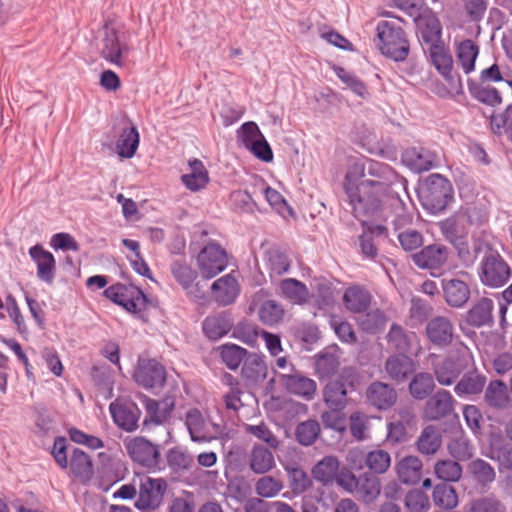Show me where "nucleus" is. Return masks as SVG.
<instances>
[{"instance_id": "nucleus-50", "label": "nucleus", "mask_w": 512, "mask_h": 512, "mask_svg": "<svg viewBox=\"0 0 512 512\" xmlns=\"http://www.w3.org/2000/svg\"><path fill=\"white\" fill-rule=\"evenodd\" d=\"M489 125L494 134H505L512 142V103L501 112L494 111L489 117Z\"/></svg>"}, {"instance_id": "nucleus-15", "label": "nucleus", "mask_w": 512, "mask_h": 512, "mask_svg": "<svg viewBox=\"0 0 512 512\" xmlns=\"http://www.w3.org/2000/svg\"><path fill=\"white\" fill-rule=\"evenodd\" d=\"M456 403L450 391L439 389L426 401L423 409V417L429 421H437L446 418L454 414Z\"/></svg>"}, {"instance_id": "nucleus-63", "label": "nucleus", "mask_w": 512, "mask_h": 512, "mask_svg": "<svg viewBox=\"0 0 512 512\" xmlns=\"http://www.w3.org/2000/svg\"><path fill=\"white\" fill-rule=\"evenodd\" d=\"M404 505L409 512H428L431 506L429 497L421 489L408 491L404 498Z\"/></svg>"}, {"instance_id": "nucleus-21", "label": "nucleus", "mask_w": 512, "mask_h": 512, "mask_svg": "<svg viewBox=\"0 0 512 512\" xmlns=\"http://www.w3.org/2000/svg\"><path fill=\"white\" fill-rule=\"evenodd\" d=\"M211 292L215 302L220 306H228L236 301L240 289L236 278L226 274L214 281Z\"/></svg>"}, {"instance_id": "nucleus-8", "label": "nucleus", "mask_w": 512, "mask_h": 512, "mask_svg": "<svg viewBox=\"0 0 512 512\" xmlns=\"http://www.w3.org/2000/svg\"><path fill=\"white\" fill-rule=\"evenodd\" d=\"M166 490L167 482L163 478L141 480L135 507L141 512H156L163 503Z\"/></svg>"}, {"instance_id": "nucleus-3", "label": "nucleus", "mask_w": 512, "mask_h": 512, "mask_svg": "<svg viewBox=\"0 0 512 512\" xmlns=\"http://www.w3.org/2000/svg\"><path fill=\"white\" fill-rule=\"evenodd\" d=\"M357 164L364 169V178L361 181L372 183L370 184L371 187L392 198L399 195L395 187L398 186L406 191L407 180L400 176L389 164L374 159H367L364 163Z\"/></svg>"}, {"instance_id": "nucleus-48", "label": "nucleus", "mask_w": 512, "mask_h": 512, "mask_svg": "<svg viewBox=\"0 0 512 512\" xmlns=\"http://www.w3.org/2000/svg\"><path fill=\"white\" fill-rule=\"evenodd\" d=\"M434 388V376L428 372L416 373L409 384V392L416 400L426 399L433 392Z\"/></svg>"}, {"instance_id": "nucleus-34", "label": "nucleus", "mask_w": 512, "mask_h": 512, "mask_svg": "<svg viewBox=\"0 0 512 512\" xmlns=\"http://www.w3.org/2000/svg\"><path fill=\"white\" fill-rule=\"evenodd\" d=\"M484 402L495 410L509 407L511 398L507 385L502 380H491L485 389Z\"/></svg>"}, {"instance_id": "nucleus-16", "label": "nucleus", "mask_w": 512, "mask_h": 512, "mask_svg": "<svg viewBox=\"0 0 512 512\" xmlns=\"http://www.w3.org/2000/svg\"><path fill=\"white\" fill-rule=\"evenodd\" d=\"M425 332L428 340L434 346L443 348L452 343L454 327L447 317L436 316L427 322Z\"/></svg>"}, {"instance_id": "nucleus-52", "label": "nucleus", "mask_w": 512, "mask_h": 512, "mask_svg": "<svg viewBox=\"0 0 512 512\" xmlns=\"http://www.w3.org/2000/svg\"><path fill=\"white\" fill-rule=\"evenodd\" d=\"M170 272L174 280L183 290L190 288L198 277L196 270L187 263L179 260H175L170 264Z\"/></svg>"}, {"instance_id": "nucleus-19", "label": "nucleus", "mask_w": 512, "mask_h": 512, "mask_svg": "<svg viewBox=\"0 0 512 512\" xmlns=\"http://www.w3.org/2000/svg\"><path fill=\"white\" fill-rule=\"evenodd\" d=\"M29 255L37 265V277L51 285L56 271V260L53 254L45 250L42 245L36 244L30 247Z\"/></svg>"}, {"instance_id": "nucleus-64", "label": "nucleus", "mask_w": 512, "mask_h": 512, "mask_svg": "<svg viewBox=\"0 0 512 512\" xmlns=\"http://www.w3.org/2000/svg\"><path fill=\"white\" fill-rule=\"evenodd\" d=\"M468 512H505V507L497 498L487 496L471 501Z\"/></svg>"}, {"instance_id": "nucleus-36", "label": "nucleus", "mask_w": 512, "mask_h": 512, "mask_svg": "<svg viewBox=\"0 0 512 512\" xmlns=\"http://www.w3.org/2000/svg\"><path fill=\"white\" fill-rule=\"evenodd\" d=\"M191 173L183 174L181 181L187 189L196 192L207 186L209 183V174L203 162L197 158L189 161Z\"/></svg>"}, {"instance_id": "nucleus-39", "label": "nucleus", "mask_w": 512, "mask_h": 512, "mask_svg": "<svg viewBox=\"0 0 512 512\" xmlns=\"http://www.w3.org/2000/svg\"><path fill=\"white\" fill-rule=\"evenodd\" d=\"M442 444V436L439 429L433 425H428L422 429L418 436L415 446L417 451L425 456L435 454Z\"/></svg>"}, {"instance_id": "nucleus-45", "label": "nucleus", "mask_w": 512, "mask_h": 512, "mask_svg": "<svg viewBox=\"0 0 512 512\" xmlns=\"http://www.w3.org/2000/svg\"><path fill=\"white\" fill-rule=\"evenodd\" d=\"M249 465L253 472L264 474L275 466L274 456L268 448L255 445L249 456Z\"/></svg>"}, {"instance_id": "nucleus-57", "label": "nucleus", "mask_w": 512, "mask_h": 512, "mask_svg": "<svg viewBox=\"0 0 512 512\" xmlns=\"http://www.w3.org/2000/svg\"><path fill=\"white\" fill-rule=\"evenodd\" d=\"M434 472L443 483L457 482L462 476V467L457 461L439 460L434 465Z\"/></svg>"}, {"instance_id": "nucleus-42", "label": "nucleus", "mask_w": 512, "mask_h": 512, "mask_svg": "<svg viewBox=\"0 0 512 512\" xmlns=\"http://www.w3.org/2000/svg\"><path fill=\"white\" fill-rule=\"evenodd\" d=\"M68 466L73 475L82 480L88 481L93 476V463L91 457L79 448H74Z\"/></svg>"}, {"instance_id": "nucleus-43", "label": "nucleus", "mask_w": 512, "mask_h": 512, "mask_svg": "<svg viewBox=\"0 0 512 512\" xmlns=\"http://www.w3.org/2000/svg\"><path fill=\"white\" fill-rule=\"evenodd\" d=\"M479 54V46L470 39L461 41L456 50L457 64L465 74L475 70V62Z\"/></svg>"}, {"instance_id": "nucleus-14", "label": "nucleus", "mask_w": 512, "mask_h": 512, "mask_svg": "<svg viewBox=\"0 0 512 512\" xmlns=\"http://www.w3.org/2000/svg\"><path fill=\"white\" fill-rule=\"evenodd\" d=\"M468 362L466 356H448L434 365L433 375L441 386H450L467 370Z\"/></svg>"}, {"instance_id": "nucleus-26", "label": "nucleus", "mask_w": 512, "mask_h": 512, "mask_svg": "<svg viewBox=\"0 0 512 512\" xmlns=\"http://www.w3.org/2000/svg\"><path fill=\"white\" fill-rule=\"evenodd\" d=\"M385 370L389 377L397 383L405 382L416 370L414 360L405 354L388 357Z\"/></svg>"}, {"instance_id": "nucleus-41", "label": "nucleus", "mask_w": 512, "mask_h": 512, "mask_svg": "<svg viewBox=\"0 0 512 512\" xmlns=\"http://www.w3.org/2000/svg\"><path fill=\"white\" fill-rule=\"evenodd\" d=\"M343 302L345 307L353 313H364L371 304V294L360 286L346 289Z\"/></svg>"}, {"instance_id": "nucleus-33", "label": "nucleus", "mask_w": 512, "mask_h": 512, "mask_svg": "<svg viewBox=\"0 0 512 512\" xmlns=\"http://www.w3.org/2000/svg\"><path fill=\"white\" fill-rule=\"evenodd\" d=\"M185 425L192 441L201 443L211 439L208 423L199 409L191 408L186 412Z\"/></svg>"}, {"instance_id": "nucleus-18", "label": "nucleus", "mask_w": 512, "mask_h": 512, "mask_svg": "<svg viewBox=\"0 0 512 512\" xmlns=\"http://www.w3.org/2000/svg\"><path fill=\"white\" fill-rule=\"evenodd\" d=\"M109 410L114 423L122 430L133 432L138 428L141 410L135 403H111Z\"/></svg>"}, {"instance_id": "nucleus-6", "label": "nucleus", "mask_w": 512, "mask_h": 512, "mask_svg": "<svg viewBox=\"0 0 512 512\" xmlns=\"http://www.w3.org/2000/svg\"><path fill=\"white\" fill-rule=\"evenodd\" d=\"M359 375L355 368L345 367L335 380H330L323 388V400L329 409L344 410L347 406L348 389L355 390Z\"/></svg>"}, {"instance_id": "nucleus-31", "label": "nucleus", "mask_w": 512, "mask_h": 512, "mask_svg": "<svg viewBox=\"0 0 512 512\" xmlns=\"http://www.w3.org/2000/svg\"><path fill=\"white\" fill-rule=\"evenodd\" d=\"M486 381V376L478 373L476 369L466 370L454 386V392L460 398L479 395L482 393Z\"/></svg>"}, {"instance_id": "nucleus-49", "label": "nucleus", "mask_w": 512, "mask_h": 512, "mask_svg": "<svg viewBox=\"0 0 512 512\" xmlns=\"http://www.w3.org/2000/svg\"><path fill=\"white\" fill-rule=\"evenodd\" d=\"M222 362L232 371H236L248 355V351L236 344L225 343L219 348Z\"/></svg>"}, {"instance_id": "nucleus-37", "label": "nucleus", "mask_w": 512, "mask_h": 512, "mask_svg": "<svg viewBox=\"0 0 512 512\" xmlns=\"http://www.w3.org/2000/svg\"><path fill=\"white\" fill-rule=\"evenodd\" d=\"M315 374L320 380L330 379L337 374L340 366V360L337 354L328 349L320 351L314 356Z\"/></svg>"}, {"instance_id": "nucleus-12", "label": "nucleus", "mask_w": 512, "mask_h": 512, "mask_svg": "<svg viewBox=\"0 0 512 512\" xmlns=\"http://www.w3.org/2000/svg\"><path fill=\"white\" fill-rule=\"evenodd\" d=\"M278 380L283 389L289 394L301 397L307 401L315 397L317 390L316 382L296 369L294 365L290 366L289 373H280Z\"/></svg>"}, {"instance_id": "nucleus-46", "label": "nucleus", "mask_w": 512, "mask_h": 512, "mask_svg": "<svg viewBox=\"0 0 512 512\" xmlns=\"http://www.w3.org/2000/svg\"><path fill=\"white\" fill-rule=\"evenodd\" d=\"M339 471L337 457L329 455L321 459L313 468L312 475L324 485L332 484Z\"/></svg>"}, {"instance_id": "nucleus-4", "label": "nucleus", "mask_w": 512, "mask_h": 512, "mask_svg": "<svg viewBox=\"0 0 512 512\" xmlns=\"http://www.w3.org/2000/svg\"><path fill=\"white\" fill-rule=\"evenodd\" d=\"M379 50L395 62H403L410 52V43L403 28L396 22L382 20L376 27Z\"/></svg>"}, {"instance_id": "nucleus-24", "label": "nucleus", "mask_w": 512, "mask_h": 512, "mask_svg": "<svg viewBox=\"0 0 512 512\" xmlns=\"http://www.w3.org/2000/svg\"><path fill=\"white\" fill-rule=\"evenodd\" d=\"M417 34L420 41L431 48L434 45L442 44V26L439 19L433 14L421 15L416 20Z\"/></svg>"}, {"instance_id": "nucleus-35", "label": "nucleus", "mask_w": 512, "mask_h": 512, "mask_svg": "<svg viewBox=\"0 0 512 512\" xmlns=\"http://www.w3.org/2000/svg\"><path fill=\"white\" fill-rule=\"evenodd\" d=\"M423 463L417 456H406L396 465L399 480L407 485L417 484L421 480Z\"/></svg>"}, {"instance_id": "nucleus-5", "label": "nucleus", "mask_w": 512, "mask_h": 512, "mask_svg": "<svg viewBox=\"0 0 512 512\" xmlns=\"http://www.w3.org/2000/svg\"><path fill=\"white\" fill-rule=\"evenodd\" d=\"M483 256L478 275L481 283L490 288H501L505 286L512 277V268L503 256L489 244Z\"/></svg>"}, {"instance_id": "nucleus-25", "label": "nucleus", "mask_w": 512, "mask_h": 512, "mask_svg": "<svg viewBox=\"0 0 512 512\" xmlns=\"http://www.w3.org/2000/svg\"><path fill=\"white\" fill-rule=\"evenodd\" d=\"M439 229L449 243L467 239L470 231L460 209L450 217L440 221Z\"/></svg>"}, {"instance_id": "nucleus-44", "label": "nucleus", "mask_w": 512, "mask_h": 512, "mask_svg": "<svg viewBox=\"0 0 512 512\" xmlns=\"http://www.w3.org/2000/svg\"><path fill=\"white\" fill-rule=\"evenodd\" d=\"M389 209L393 210L394 218L392 220V225L396 234L411 228L413 223V215L408 211L400 195L394 196V198H392L390 205H388V210Z\"/></svg>"}, {"instance_id": "nucleus-54", "label": "nucleus", "mask_w": 512, "mask_h": 512, "mask_svg": "<svg viewBox=\"0 0 512 512\" xmlns=\"http://www.w3.org/2000/svg\"><path fill=\"white\" fill-rule=\"evenodd\" d=\"M280 288L283 295L296 304H301L308 297V289L306 285L294 278H286L281 281Z\"/></svg>"}, {"instance_id": "nucleus-1", "label": "nucleus", "mask_w": 512, "mask_h": 512, "mask_svg": "<svg viewBox=\"0 0 512 512\" xmlns=\"http://www.w3.org/2000/svg\"><path fill=\"white\" fill-rule=\"evenodd\" d=\"M364 169L358 164L349 167L343 181V190L353 216L361 219L387 220L388 205L392 201L389 195L364 183Z\"/></svg>"}, {"instance_id": "nucleus-58", "label": "nucleus", "mask_w": 512, "mask_h": 512, "mask_svg": "<svg viewBox=\"0 0 512 512\" xmlns=\"http://www.w3.org/2000/svg\"><path fill=\"white\" fill-rule=\"evenodd\" d=\"M469 471L473 479L482 486H487L496 478L494 468L483 459H475L469 464Z\"/></svg>"}, {"instance_id": "nucleus-51", "label": "nucleus", "mask_w": 512, "mask_h": 512, "mask_svg": "<svg viewBox=\"0 0 512 512\" xmlns=\"http://www.w3.org/2000/svg\"><path fill=\"white\" fill-rule=\"evenodd\" d=\"M436 506L445 510H452L458 505V495L455 488L447 483L437 484L432 493Z\"/></svg>"}, {"instance_id": "nucleus-22", "label": "nucleus", "mask_w": 512, "mask_h": 512, "mask_svg": "<svg viewBox=\"0 0 512 512\" xmlns=\"http://www.w3.org/2000/svg\"><path fill=\"white\" fill-rule=\"evenodd\" d=\"M233 328V319L231 314L226 311L218 312L207 316L202 322L204 335L216 341L227 335Z\"/></svg>"}, {"instance_id": "nucleus-27", "label": "nucleus", "mask_w": 512, "mask_h": 512, "mask_svg": "<svg viewBox=\"0 0 512 512\" xmlns=\"http://www.w3.org/2000/svg\"><path fill=\"white\" fill-rule=\"evenodd\" d=\"M124 52H128V47L121 43L117 30L107 27L102 39L101 56L108 62L121 66Z\"/></svg>"}, {"instance_id": "nucleus-59", "label": "nucleus", "mask_w": 512, "mask_h": 512, "mask_svg": "<svg viewBox=\"0 0 512 512\" xmlns=\"http://www.w3.org/2000/svg\"><path fill=\"white\" fill-rule=\"evenodd\" d=\"M387 340L390 346L397 350L398 354H405L411 349V336L402 326L393 323L387 334Z\"/></svg>"}, {"instance_id": "nucleus-30", "label": "nucleus", "mask_w": 512, "mask_h": 512, "mask_svg": "<svg viewBox=\"0 0 512 512\" xmlns=\"http://www.w3.org/2000/svg\"><path fill=\"white\" fill-rule=\"evenodd\" d=\"M381 493V481L379 477L372 473H362L357 479V488L354 495L364 504L373 503Z\"/></svg>"}, {"instance_id": "nucleus-29", "label": "nucleus", "mask_w": 512, "mask_h": 512, "mask_svg": "<svg viewBox=\"0 0 512 512\" xmlns=\"http://www.w3.org/2000/svg\"><path fill=\"white\" fill-rule=\"evenodd\" d=\"M442 288L446 303L453 308L463 307L470 298L469 286L460 279H445Z\"/></svg>"}, {"instance_id": "nucleus-60", "label": "nucleus", "mask_w": 512, "mask_h": 512, "mask_svg": "<svg viewBox=\"0 0 512 512\" xmlns=\"http://www.w3.org/2000/svg\"><path fill=\"white\" fill-rule=\"evenodd\" d=\"M385 323L386 317L379 309L362 313L358 318L360 329L368 334H376L385 326Z\"/></svg>"}, {"instance_id": "nucleus-32", "label": "nucleus", "mask_w": 512, "mask_h": 512, "mask_svg": "<svg viewBox=\"0 0 512 512\" xmlns=\"http://www.w3.org/2000/svg\"><path fill=\"white\" fill-rule=\"evenodd\" d=\"M467 87L470 96L476 101L490 107H496L502 104L501 91L490 84L480 83L477 80L468 79Z\"/></svg>"}, {"instance_id": "nucleus-10", "label": "nucleus", "mask_w": 512, "mask_h": 512, "mask_svg": "<svg viewBox=\"0 0 512 512\" xmlns=\"http://www.w3.org/2000/svg\"><path fill=\"white\" fill-rule=\"evenodd\" d=\"M125 448L134 463L153 471L160 468L159 448L145 437H134L126 441Z\"/></svg>"}, {"instance_id": "nucleus-55", "label": "nucleus", "mask_w": 512, "mask_h": 512, "mask_svg": "<svg viewBox=\"0 0 512 512\" xmlns=\"http://www.w3.org/2000/svg\"><path fill=\"white\" fill-rule=\"evenodd\" d=\"M286 471L289 487L295 495H300L311 487L312 480L301 467L288 466Z\"/></svg>"}, {"instance_id": "nucleus-47", "label": "nucleus", "mask_w": 512, "mask_h": 512, "mask_svg": "<svg viewBox=\"0 0 512 512\" xmlns=\"http://www.w3.org/2000/svg\"><path fill=\"white\" fill-rule=\"evenodd\" d=\"M332 70L355 95L364 100L370 97L367 85L355 73L338 65H334Z\"/></svg>"}, {"instance_id": "nucleus-38", "label": "nucleus", "mask_w": 512, "mask_h": 512, "mask_svg": "<svg viewBox=\"0 0 512 512\" xmlns=\"http://www.w3.org/2000/svg\"><path fill=\"white\" fill-rule=\"evenodd\" d=\"M431 62L435 69L441 74L446 80L450 81L453 79V58L449 49L445 47L444 43L434 45L428 48Z\"/></svg>"}, {"instance_id": "nucleus-53", "label": "nucleus", "mask_w": 512, "mask_h": 512, "mask_svg": "<svg viewBox=\"0 0 512 512\" xmlns=\"http://www.w3.org/2000/svg\"><path fill=\"white\" fill-rule=\"evenodd\" d=\"M321 432L320 424L317 420L308 419L300 422L296 426L295 438L303 446H310L315 443Z\"/></svg>"}, {"instance_id": "nucleus-62", "label": "nucleus", "mask_w": 512, "mask_h": 512, "mask_svg": "<svg viewBox=\"0 0 512 512\" xmlns=\"http://www.w3.org/2000/svg\"><path fill=\"white\" fill-rule=\"evenodd\" d=\"M366 466L373 472L372 474H382L387 471L391 464L390 454L385 450H373L365 456Z\"/></svg>"}, {"instance_id": "nucleus-61", "label": "nucleus", "mask_w": 512, "mask_h": 512, "mask_svg": "<svg viewBox=\"0 0 512 512\" xmlns=\"http://www.w3.org/2000/svg\"><path fill=\"white\" fill-rule=\"evenodd\" d=\"M450 455L458 461H466L473 456V446L465 436L453 437L447 444Z\"/></svg>"}, {"instance_id": "nucleus-40", "label": "nucleus", "mask_w": 512, "mask_h": 512, "mask_svg": "<svg viewBox=\"0 0 512 512\" xmlns=\"http://www.w3.org/2000/svg\"><path fill=\"white\" fill-rule=\"evenodd\" d=\"M140 136L134 125L122 129L116 142L117 153L121 158H132L139 146Z\"/></svg>"}, {"instance_id": "nucleus-13", "label": "nucleus", "mask_w": 512, "mask_h": 512, "mask_svg": "<svg viewBox=\"0 0 512 512\" xmlns=\"http://www.w3.org/2000/svg\"><path fill=\"white\" fill-rule=\"evenodd\" d=\"M133 377L145 389L160 388L166 382V369L155 359H140Z\"/></svg>"}, {"instance_id": "nucleus-56", "label": "nucleus", "mask_w": 512, "mask_h": 512, "mask_svg": "<svg viewBox=\"0 0 512 512\" xmlns=\"http://www.w3.org/2000/svg\"><path fill=\"white\" fill-rule=\"evenodd\" d=\"M258 315L264 325L274 326L282 321L284 309L275 300H265L259 307Z\"/></svg>"}, {"instance_id": "nucleus-11", "label": "nucleus", "mask_w": 512, "mask_h": 512, "mask_svg": "<svg viewBox=\"0 0 512 512\" xmlns=\"http://www.w3.org/2000/svg\"><path fill=\"white\" fill-rule=\"evenodd\" d=\"M449 250L443 244H430L414 253L413 263L420 269H427L431 276L439 277L445 270L448 261Z\"/></svg>"}, {"instance_id": "nucleus-28", "label": "nucleus", "mask_w": 512, "mask_h": 512, "mask_svg": "<svg viewBox=\"0 0 512 512\" xmlns=\"http://www.w3.org/2000/svg\"><path fill=\"white\" fill-rule=\"evenodd\" d=\"M241 374L247 385H256L263 382L267 376V365L264 356L249 352L242 364Z\"/></svg>"}, {"instance_id": "nucleus-20", "label": "nucleus", "mask_w": 512, "mask_h": 512, "mask_svg": "<svg viewBox=\"0 0 512 512\" xmlns=\"http://www.w3.org/2000/svg\"><path fill=\"white\" fill-rule=\"evenodd\" d=\"M368 403L378 410H388L397 401V392L389 384L381 381L372 382L366 390Z\"/></svg>"}, {"instance_id": "nucleus-9", "label": "nucleus", "mask_w": 512, "mask_h": 512, "mask_svg": "<svg viewBox=\"0 0 512 512\" xmlns=\"http://www.w3.org/2000/svg\"><path fill=\"white\" fill-rule=\"evenodd\" d=\"M197 265L204 279H212L226 269L227 252L220 244L209 242L199 252Z\"/></svg>"}, {"instance_id": "nucleus-17", "label": "nucleus", "mask_w": 512, "mask_h": 512, "mask_svg": "<svg viewBox=\"0 0 512 512\" xmlns=\"http://www.w3.org/2000/svg\"><path fill=\"white\" fill-rule=\"evenodd\" d=\"M436 154L423 146L408 147L402 152V162L415 172L428 171L436 164Z\"/></svg>"}, {"instance_id": "nucleus-2", "label": "nucleus", "mask_w": 512, "mask_h": 512, "mask_svg": "<svg viewBox=\"0 0 512 512\" xmlns=\"http://www.w3.org/2000/svg\"><path fill=\"white\" fill-rule=\"evenodd\" d=\"M417 195L424 210L437 215L444 212L453 201L454 189L446 177L432 173L422 181Z\"/></svg>"}, {"instance_id": "nucleus-7", "label": "nucleus", "mask_w": 512, "mask_h": 512, "mask_svg": "<svg viewBox=\"0 0 512 512\" xmlns=\"http://www.w3.org/2000/svg\"><path fill=\"white\" fill-rule=\"evenodd\" d=\"M104 295L113 303L133 314L141 313L147 303V297L143 290L132 284H113L104 290Z\"/></svg>"}, {"instance_id": "nucleus-23", "label": "nucleus", "mask_w": 512, "mask_h": 512, "mask_svg": "<svg viewBox=\"0 0 512 512\" xmlns=\"http://www.w3.org/2000/svg\"><path fill=\"white\" fill-rule=\"evenodd\" d=\"M494 302L492 299L482 297L477 300L466 313V323L474 328L491 326L494 323L493 317Z\"/></svg>"}]
</instances>
